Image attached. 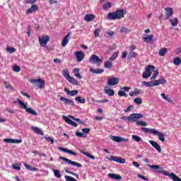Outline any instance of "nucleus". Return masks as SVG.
Here are the masks:
<instances>
[{"mask_svg":"<svg viewBox=\"0 0 181 181\" xmlns=\"http://www.w3.org/2000/svg\"><path fill=\"white\" fill-rule=\"evenodd\" d=\"M155 81L152 82V81H148L147 82V87H155L156 86V85H155Z\"/></svg>","mask_w":181,"mask_h":181,"instance_id":"obj_62","label":"nucleus"},{"mask_svg":"<svg viewBox=\"0 0 181 181\" xmlns=\"http://www.w3.org/2000/svg\"><path fill=\"white\" fill-rule=\"evenodd\" d=\"M4 87H6L7 90H10L11 91H13V88L12 87V86H11L9 83L7 81H4Z\"/></svg>","mask_w":181,"mask_h":181,"instance_id":"obj_43","label":"nucleus"},{"mask_svg":"<svg viewBox=\"0 0 181 181\" xmlns=\"http://www.w3.org/2000/svg\"><path fill=\"white\" fill-rule=\"evenodd\" d=\"M120 32H122V33H129L131 30L127 27H122L120 30Z\"/></svg>","mask_w":181,"mask_h":181,"instance_id":"obj_50","label":"nucleus"},{"mask_svg":"<svg viewBox=\"0 0 181 181\" xmlns=\"http://www.w3.org/2000/svg\"><path fill=\"white\" fill-rule=\"evenodd\" d=\"M110 138L112 141H113V142H129V139H125L118 136H110Z\"/></svg>","mask_w":181,"mask_h":181,"instance_id":"obj_10","label":"nucleus"},{"mask_svg":"<svg viewBox=\"0 0 181 181\" xmlns=\"http://www.w3.org/2000/svg\"><path fill=\"white\" fill-rule=\"evenodd\" d=\"M172 15H173V8H172L170 7H167L165 8V16H166L167 19H169V18H170V16H172Z\"/></svg>","mask_w":181,"mask_h":181,"instance_id":"obj_25","label":"nucleus"},{"mask_svg":"<svg viewBox=\"0 0 181 181\" xmlns=\"http://www.w3.org/2000/svg\"><path fill=\"white\" fill-rule=\"evenodd\" d=\"M134 105H129L127 107V109L124 110V112H129L130 111H132V110H134Z\"/></svg>","mask_w":181,"mask_h":181,"instance_id":"obj_59","label":"nucleus"},{"mask_svg":"<svg viewBox=\"0 0 181 181\" xmlns=\"http://www.w3.org/2000/svg\"><path fill=\"white\" fill-rule=\"evenodd\" d=\"M155 71V66L153 65H148L145 71L143 73V78H149L152 76V73Z\"/></svg>","mask_w":181,"mask_h":181,"instance_id":"obj_4","label":"nucleus"},{"mask_svg":"<svg viewBox=\"0 0 181 181\" xmlns=\"http://www.w3.org/2000/svg\"><path fill=\"white\" fill-rule=\"evenodd\" d=\"M75 56L76 57L77 62L80 63L81 62H83V59H84V56H86V54L81 51H78L75 52Z\"/></svg>","mask_w":181,"mask_h":181,"instance_id":"obj_15","label":"nucleus"},{"mask_svg":"<svg viewBox=\"0 0 181 181\" xmlns=\"http://www.w3.org/2000/svg\"><path fill=\"white\" fill-rule=\"evenodd\" d=\"M161 97L168 103H173V100L169 98V95H166L165 93H161Z\"/></svg>","mask_w":181,"mask_h":181,"instance_id":"obj_34","label":"nucleus"},{"mask_svg":"<svg viewBox=\"0 0 181 181\" xmlns=\"http://www.w3.org/2000/svg\"><path fill=\"white\" fill-rule=\"evenodd\" d=\"M173 64L175 66H179L180 64H181V59H180V58H179V57L174 58Z\"/></svg>","mask_w":181,"mask_h":181,"instance_id":"obj_42","label":"nucleus"},{"mask_svg":"<svg viewBox=\"0 0 181 181\" xmlns=\"http://www.w3.org/2000/svg\"><path fill=\"white\" fill-rule=\"evenodd\" d=\"M15 48L11 47H7L6 51L8 52V53H15Z\"/></svg>","mask_w":181,"mask_h":181,"instance_id":"obj_60","label":"nucleus"},{"mask_svg":"<svg viewBox=\"0 0 181 181\" xmlns=\"http://www.w3.org/2000/svg\"><path fill=\"white\" fill-rule=\"evenodd\" d=\"M117 57H118V52H114L112 56L110 57L109 60L110 62H114Z\"/></svg>","mask_w":181,"mask_h":181,"instance_id":"obj_45","label":"nucleus"},{"mask_svg":"<svg viewBox=\"0 0 181 181\" xmlns=\"http://www.w3.org/2000/svg\"><path fill=\"white\" fill-rule=\"evenodd\" d=\"M125 15H127V11L124 9H117L115 11L107 13V19H109V21H118L122 19Z\"/></svg>","mask_w":181,"mask_h":181,"instance_id":"obj_1","label":"nucleus"},{"mask_svg":"<svg viewBox=\"0 0 181 181\" xmlns=\"http://www.w3.org/2000/svg\"><path fill=\"white\" fill-rule=\"evenodd\" d=\"M30 83L32 84H34V86H36V87H37V88H40V89L43 88V87H45V80L41 79V78L31 79Z\"/></svg>","mask_w":181,"mask_h":181,"instance_id":"obj_5","label":"nucleus"},{"mask_svg":"<svg viewBox=\"0 0 181 181\" xmlns=\"http://www.w3.org/2000/svg\"><path fill=\"white\" fill-rule=\"evenodd\" d=\"M73 73H74L75 77H77L78 78H80V79L83 78V77L80 74V69L78 68L74 69Z\"/></svg>","mask_w":181,"mask_h":181,"instance_id":"obj_28","label":"nucleus"},{"mask_svg":"<svg viewBox=\"0 0 181 181\" xmlns=\"http://www.w3.org/2000/svg\"><path fill=\"white\" fill-rule=\"evenodd\" d=\"M115 162H117V163H125V159L122 158H118L116 156Z\"/></svg>","mask_w":181,"mask_h":181,"instance_id":"obj_56","label":"nucleus"},{"mask_svg":"<svg viewBox=\"0 0 181 181\" xmlns=\"http://www.w3.org/2000/svg\"><path fill=\"white\" fill-rule=\"evenodd\" d=\"M31 129L35 133L38 134V135H43V131L40 129L39 127H31Z\"/></svg>","mask_w":181,"mask_h":181,"instance_id":"obj_29","label":"nucleus"},{"mask_svg":"<svg viewBox=\"0 0 181 181\" xmlns=\"http://www.w3.org/2000/svg\"><path fill=\"white\" fill-rule=\"evenodd\" d=\"M105 94H107L109 97H112L114 94H115V92L112 89L108 88V86H105L104 88Z\"/></svg>","mask_w":181,"mask_h":181,"instance_id":"obj_21","label":"nucleus"},{"mask_svg":"<svg viewBox=\"0 0 181 181\" xmlns=\"http://www.w3.org/2000/svg\"><path fill=\"white\" fill-rule=\"evenodd\" d=\"M59 151H62L65 153H69V155H73L74 156H77V153L73 151L69 150L67 148H64L63 147H58Z\"/></svg>","mask_w":181,"mask_h":181,"instance_id":"obj_19","label":"nucleus"},{"mask_svg":"<svg viewBox=\"0 0 181 181\" xmlns=\"http://www.w3.org/2000/svg\"><path fill=\"white\" fill-rule=\"evenodd\" d=\"M147 166L148 168H151V169H153V170H157L158 173H163V175H165V173L168 172L163 170V168L160 165L147 164Z\"/></svg>","mask_w":181,"mask_h":181,"instance_id":"obj_7","label":"nucleus"},{"mask_svg":"<svg viewBox=\"0 0 181 181\" xmlns=\"http://www.w3.org/2000/svg\"><path fill=\"white\" fill-rule=\"evenodd\" d=\"M136 56H138V54H136V52L133 51H129L128 54L129 59H133L134 57H136Z\"/></svg>","mask_w":181,"mask_h":181,"instance_id":"obj_39","label":"nucleus"},{"mask_svg":"<svg viewBox=\"0 0 181 181\" xmlns=\"http://www.w3.org/2000/svg\"><path fill=\"white\" fill-rule=\"evenodd\" d=\"M100 32H101V28H96L94 32L95 37H98V36H100Z\"/></svg>","mask_w":181,"mask_h":181,"instance_id":"obj_52","label":"nucleus"},{"mask_svg":"<svg viewBox=\"0 0 181 181\" xmlns=\"http://www.w3.org/2000/svg\"><path fill=\"white\" fill-rule=\"evenodd\" d=\"M52 172L54 173V176H55V177H57V179H60V177H62V174L60 173V171L59 170L53 169Z\"/></svg>","mask_w":181,"mask_h":181,"instance_id":"obj_33","label":"nucleus"},{"mask_svg":"<svg viewBox=\"0 0 181 181\" xmlns=\"http://www.w3.org/2000/svg\"><path fill=\"white\" fill-rule=\"evenodd\" d=\"M75 101L80 103V104H84V103H86V99H84L81 96H78L75 98Z\"/></svg>","mask_w":181,"mask_h":181,"instance_id":"obj_35","label":"nucleus"},{"mask_svg":"<svg viewBox=\"0 0 181 181\" xmlns=\"http://www.w3.org/2000/svg\"><path fill=\"white\" fill-rule=\"evenodd\" d=\"M63 119L66 122V124H69V125H71L72 127H77V123L73 122V120L70 119L66 116H62Z\"/></svg>","mask_w":181,"mask_h":181,"instance_id":"obj_22","label":"nucleus"},{"mask_svg":"<svg viewBox=\"0 0 181 181\" xmlns=\"http://www.w3.org/2000/svg\"><path fill=\"white\" fill-rule=\"evenodd\" d=\"M4 142H6V144H22V140L13 139H4Z\"/></svg>","mask_w":181,"mask_h":181,"instance_id":"obj_17","label":"nucleus"},{"mask_svg":"<svg viewBox=\"0 0 181 181\" xmlns=\"http://www.w3.org/2000/svg\"><path fill=\"white\" fill-rule=\"evenodd\" d=\"M139 118H144V115L139 113H133L130 115V122H137Z\"/></svg>","mask_w":181,"mask_h":181,"instance_id":"obj_11","label":"nucleus"},{"mask_svg":"<svg viewBox=\"0 0 181 181\" xmlns=\"http://www.w3.org/2000/svg\"><path fill=\"white\" fill-rule=\"evenodd\" d=\"M108 177L110 179H114L115 180H121V179H122V177H121V175L115 173H109Z\"/></svg>","mask_w":181,"mask_h":181,"instance_id":"obj_26","label":"nucleus"},{"mask_svg":"<svg viewBox=\"0 0 181 181\" xmlns=\"http://www.w3.org/2000/svg\"><path fill=\"white\" fill-rule=\"evenodd\" d=\"M76 135L78 138H86V136H87V135H86V134L81 133V132H76Z\"/></svg>","mask_w":181,"mask_h":181,"instance_id":"obj_49","label":"nucleus"},{"mask_svg":"<svg viewBox=\"0 0 181 181\" xmlns=\"http://www.w3.org/2000/svg\"><path fill=\"white\" fill-rule=\"evenodd\" d=\"M50 40V37H49V35H45L39 37V42L40 46L42 47H45L46 45H47V42Z\"/></svg>","mask_w":181,"mask_h":181,"instance_id":"obj_9","label":"nucleus"},{"mask_svg":"<svg viewBox=\"0 0 181 181\" xmlns=\"http://www.w3.org/2000/svg\"><path fill=\"white\" fill-rule=\"evenodd\" d=\"M12 166L13 169H15V170H21V165L16 163L13 164Z\"/></svg>","mask_w":181,"mask_h":181,"instance_id":"obj_58","label":"nucleus"},{"mask_svg":"<svg viewBox=\"0 0 181 181\" xmlns=\"http://www.w3.org/2000/svg\"><path fill=\"white\" fill-rule=\"evenodd\" d=\"M13 71H16V73H19L21 71V66L16 65L13 67Z\"/></svg>","mask_w":181,"mask_h":181,"instance_id":"obj_61","label":"nucleus"},{"mask_svg":"<svg viewBox=\"0 0 181 181\" xmlns=\"http://www.w3.org/2000/svg\"><path fill=\"white\" fill-rule=\"evenodd\" d=\"M170 22L172 25V26H177V23H179V21H177V18L170 19Z\"/></svg>","mask_w":181,"mask_h":181,"instance_id":"obj_41","label":"nucleus"},{"mask_svg":"<svg viewBox=\"0 0 181 181\" xmlns=\"http://www.w3.org/2000/svg\"><path fill=\"white\" fill-rule=\"evenodd\" d=\"M132 138L133 141H135V142H142V138H141L139 136L132 135Z\"/></svg>","mask_w":181,"mask_h":181,"instance_id":"obj_38","label":"nucleus"},{"mask_svg":"<svg viewBox=\"0 0 181 181\" xmlns=\"http://www.w3.org/2000/svg\"><path fill=\"white\" fill-rule=\"evenodd\" d=\"M89 62H90V63H93V64H97V66H100V64L103 63V59H99L98 56L97 55H92L89 59Z\"/></svg>","mask_w":181,"mask_h":181,"instance_id":"obj_8","label":"nucleus"},{"mask_svg":"<svg viewBox=\"0 0 181 181\" xmlns=\"http://www.w3.org/2000/svg\"><path fill=\"white\" fill-rule=\"evenodd\" d=\"M76 94H78V90H71L69 92V95L70 97H74V95H76Z\"/></svg>","mask_w":181,"mask_h":181,"instance_id":"obj_55","label":"nucleus"},{"mask_svg":"<svg viewBox=\"0 0 181 181\" xmlns=\"http://www.w3.org/2000/svg\"><path fill=\"white\" fill-rule=\"evenodd\" d=\"M24 166L25 168H26L28 170H31V172H37L38 169L35 168V167H32L30 165H28V163H24Z\"/></svg>","mask_w":181,"mask_h":181,"instance_id":"obj_31","label":"nucleus"},{"mask_svg":"<svg viewBox=\"0 0 181 181\" xmlns=\"http://www.w3.org/2000/svg\"><path fill=\"white\" fill-rule=\"evenodd\" d=\"M60 101H64L65 105H74V102L73 100L67 99L64 97H61L60 98Z\"/></svg>","mask_w":181,"mask_h":181,"instance_id":"obj_23","label":"nucleus"},{"mask_svg":"<svg viewBox=\"0 0 181 181\" xmlns=\"http://www.w3.org/2000/svg\"><path fill=\"white\" fill-rule=\"evenodd\" d=\"M156 86H159L160 84H166L167 81L166 79H165V77L163 76H160V78L159 80L154 81Z\"/></svg>","mask_w":181,"mask_h":181,"instance_id":"obj_24","label":"nucleus"},{"mask_svg":"<svg viewBox=\"0 0 181 181\" xmlns=\"http://www.w3.org/2000/svg\"><path fill=\"white\" fill-rule=\"evenodd\" d=\"M117 95H119V97H128V95L122 90H119Z\"/></svg>","mask_w":181,"mask_h":181,"instance_id":"obj_44","label":"nucleus"},{"mask_svg":"<svg viewBox=\"0 0 181 181\" xmlns=\"http://www.w3.org/2000/svg\"><path fill=\"white\" fill-rule=\"evenodd\" d=\"M59 159L61 160H64V162H65L66 163H68V165H71L72 166H76V168H83V165L75 161H71V160H69L66 157L60 156Z\"/></svg>","mask_w":181,"mask_h":181,"instance_id":"obj_6","label":"nucleus"},{"mask_svg":"<svg viewBox=\"0 0 181 181\" xmlns=\"http://www.w3.org/2000/svg\"><path fill=\"white\" fill-rule=\"evenodd\" d=\"M39 11V7L36 4H33L30 8L26 11V13L30 15V13H33V12H37Z\"/></svg>","mask_w":181,"mask_h":181,"instance_id":"obj_20","label":"nucleus"},{"mask_svg":"<svg viewBox=\"0 0 181 181\" xmlns=\"http://www.w3.org/2000/svg\"><path fill=\"white\" fill-rule=\"evenodd\" d=\"M159 76V71H154V73L153 74L152 77L151 78V80H156V77Z\"/></svg>","mask_w":181,"mask_h":181,"instance_id":"obj_54","label":"nucleus"},{"mask_svg":"<svg viewBox=\"0 0 181 181\" xmlns=\"http://www.w3.org/2000/svg\"><path fill=\"white\" fill-rule=\"evenodd\" d=\"M141 129L142 131H145V132H150V134H153L152 132L156 130L155 129H149L146 127H142Z\"/></svg>","mask_w":181,"mask_h":181,"instance_id":"obj_47","label":"nucleus"},{"mask_svg":"<svg viewBox=\"0 0 181 181\" xmlns=\"http://www.w3.org/2000/svg\"><path fill=\"white\" fill-rule=\"evenodd\" d=\"M153 39V35H148L146 37H144V42H146L147 43H151Z\"/></svg>","mask_w":181,"mask_h":181,"instance_id":"obj_32","label":"nucleus"},{"mask_svg":"<svg viewBox=\"0 0 181 181\" xmlns=\"http://www.w3.org/2000/svg\"><path fill=\"white\" fill-rule=\"evenodd\" d=\"M165 176H168V177H170V179H172L173 181H181V179L173 173L170 174L169 172L167 171L165 173Z\"/></svg>","mask_w":181,"mask_h":181,"instance_id":"obj_16","label":"nucleus"},{"mask_svg":"<svg viewBox=\"0 0 181 181\" xmlns=\"http://www.w3.org/2000/svg\"><path fill=\"white\" fill-rule=\"evenodd\" d=\"M81 153H83V155H85V156H87L88 158H90V159H95V157L84 151H81Z\"/></svg>","mask_w":181,"mask_h":181,"instance_id":"obj_36","label":"nucleus"},{"mask_svg":"<svg viewBox=\"0 0 181 181\" xmlns=\"http://www.w3.org/2000/svg\"><path fill=\"white\" fill-rule=\"evenodd\" d=\"M149 143L153 146V148H155V149H156V151H158L159 153L162 152V148H160V146L158 143L152 140H149Z\"/></svg>","mask_w":181,"mask_h":181,"instance_id":"obj_18","label":"nucleus"},{"mask_svg":"<svg viewBox=\"0 0 181 181\" xmlns=\"http://www.w3.org/2000/svg\"><path fill=\"white\" fill-rule=\"evenodd\" d=\"M119 83V78L115 77H111L107 80L108 86H117Z\"/></svg>","mask_w":181,"mask_h":181,"instance_id":"obj_12","label":"nucleus"},{"mask_svg":"<svg viewBox=\"0 0 181 181\" xmlns=\"http://www.w3.org/2000/svg\"><path fill=\"white\" fill-rule=\"evenodd\" d=\"M114 35H115V32L110 30L106 33L105 36L106 37H111L114 36Z\"/></svg>","mask_w":181,"mask_h":181,"instance_id":"obj_53","label":"nucleus"},{"mask_svg":"<svg viewBox=\"0 0 181 181\" xmlns=\"http://www.w3.org/2000/svg\"><path fill=\"white\" fill-rule=\"evenodd\" d=\"M137 94H139V90H138V88H135L134 91L129 93V95L130 97H134V95H137Z\"/></svg>","mask_w":181,"mask_h":181,"instance_id":"obj_46","label":"nucleus"},{"mask_svg":"<svg viewBox=\"0 0 181 181\" xmlns=\"http://www.w3.org/2000/svg\"><path fill=\"white\" fill-rule=\"evenodd\" d=\"M65 172H66V173H69V175H73V176H75V177L78 179V174L69 171V170H65Z\"/></svg>","mask_w":181,"mask_h":181,"instance_id":"obj_57","label":"nucleus"},{"mask_svg":"<svg viewBox=\"0 0 181 181\" xmlns=\"http://www.w3.org/2000/svg\"><path fill=\"white\" fill-rule=\"evenodd\" d=\"M62 75L66 78V80H67V81H69V83H71V84H73L74 86H77L78 84L76 78L70 76V73L69 72V69H64L62 71Z\"/></svg>","mask_w":181,"mask_h":181,"instance_id":"obj_3","label":"nucleus"},{"mask_svg":"<svg viewBox=\"0 0 181 181\" xmlns=\"http://www.w3.org/2000/svg\"><path fill=\"white\" fill-rule=\"evenodd\" d=\"M112 6V4L110 2H107L103 4V9H105V11H108V9H110Z\"/></svg>","mask_w":181,"mask_h":181,"instance_id":"obj_37","label":"nucleus"},{"mask_svg":"<svg viewBox=\"0 0 181 181\" xmlns=\"http://www.w3.org/2000/svg\"><path fill=\"white\" fill-rule=\"evenodd\" d=\"M17 102L18 103V105H20L21 108L23 110H25V112H28L31 115L37 116V112L30 107H28V103H24L23 100L20 99H17Z\"/></svg>","mask_w":181,"mask_h":181,"instance_id":"obj_2","label":"nucleus"},{"mask_svg":"<svg viewBox=\"0 0 181 181\" xmlns=\"http://www.w3.org/2000/svg\"><path fill=\"white\" fill-rule=\"evenodd\" d=\"M95 18V16H94V14H88L85 16L84 19L86 21V22H93Z\"/></svg>","mask_w":181,"mask_h":181,"instance_id":"obj_27","label":"nucleus"},{"mask_svg":"<svg viewBox=\"0 0 181 181\" xmlns=\"http://www.w3.org/2000/svg\"><path fill=\"white\" fill-rule=\"evenodd\" d=\"M153 135H156V136H158V139L161 141V142H165V134L163 133L156 131H152Z\"/></svg>","mask_w":181,"mask_h":181,"instance_id":"obj_14","label":"nucleus"},{"mask_svg":"<svg viewBox=\"0 0 181 181\" xmlns=\"http://www.w3.org/2000/svg\"><path fill=\"white\" fill-rule=\"evenodd\" d=\"M105 69H111L112 67V63H111L110 61L105 62L104 64Z\"/></svg>","mask_w":181,"mask_h":181,"instance_id":"obj_40","label":"nucleus"},{"mask_svg":"<svg viewBox=\"0 0 181 181\" xmlns=\"http://www.w3.org/2000/svg\"><path fill=\"white\" fill-rule=\"evenodd\" d=\"M166 52H167V49H166V48H162L160 51H159V52H158V54L160 55V56H165V54H166Z\"/></svg>","mask_w":181,"mask_h":181,"instance_id":"obj_51","label":"nucleus"},{"mask_svg":"<svg viewBox=\"0 0 181 181\" xmlns=\"http://www.w3.org/2000/svg\"><path fill=\"white\" fill-rule=\"evenodd\" d=\"M70 36H71V33H68L67 35L62 40V47H66L67 45H69V42L70 41Z\"/></svg>","mask_w":181,"mask_h":181,"instance_id":"obj_13","label":"nucleus"},{"mask_svg":"<svg viewBox=\"0 0 181 181\" xmlns=\"http://www.w3.org/2000/svg\"><path fill=\"white\" fill-rule=\"evenodd\" d=\"M136 125H139L140 127H146L148 125V124L144 121H137Z\"/></svg>","mask_w":181,"mask_h":181,"instance_id":"obj_48","label":"nucleus"},{"mask_svg":"<svg viewBox=\"0 0 181 181\" xmlns=\"http://www.w3.org/2000/svg\"><path fill=\"white\" fill-rule=\"evenodd\" d=\"M90 73H93L94 74H101L102 73H104V69H90Z\"/></svg>","mask_w":181,"mask_h":181,"instance_id":"obj_30","label":"nucleus"},{"mask_svg":"<svg viewBox=\"0 0 181 181\" xmlns=\"http://www.w3.org/2000/svg\"><path fill=\"white\" fill-rule=\"evenodd\" d=\"M134 103L136 104H142V99H141L140 98H136L134 99Z\"/></svg>","mask_w":181,"mask_h":181,"instance_id":"obj_63","label":"nucleus"},{"mask_svg":"<svg viewBox=\"0 0 181 181\" xmlns=\"http://www.w3.org/2000/svg\"><path fill=\"white\" fill-rule=\"evenodd\" d=\"M136 49V46L132 45L129 47V52H132L133 50H135Z\"/></svg>","mask_w":181,"mask_h":181,"instance_id":"obj_64","label":"nucleus"}]
</instances>
